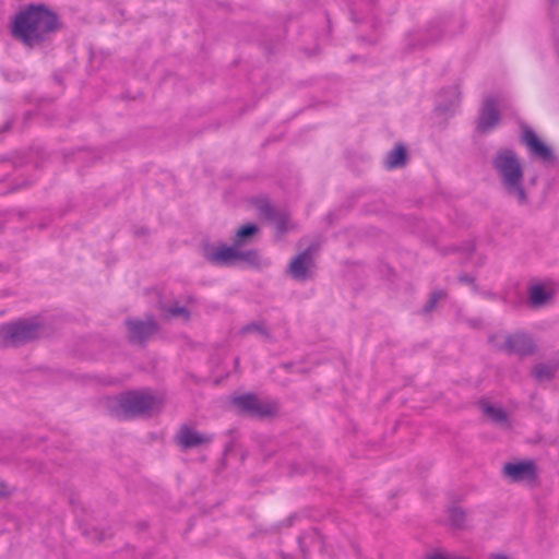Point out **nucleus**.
<instances>
[{"instance_id":"f257e3e1","label":"nucleus","mask_w":559,"mask_h":559,"mask_svg":"<svg viewBox=\"0 0 559 559\" xmlns=\"http://www.w3.org/2000/svg\"><path fill=\"white\" fill-rule=\"evenodd\" d=\"M57 26L58 19L52 12L43 7H29L16 15L12 32L16 38L32 46Z\"/></svg>"},{"instance_id":"f03ea898","label":"nucleus","mask_w":559,"mask_h":559,"mask_svg":"<svg viewBox=\"0 0 559 559\" xmlns=\"http://www.w3.org/2000/svg\"><path fill=\"white\" fill-rule=\"evenodd\" d=\"M257 230L258 228L253 224L245 225L237 231L236 243L234 246L206 245L203 248V254L207 261L217 265L239 264L259 266L260 258L258 253L254 251H243L240 249L239 245L242 239L253 235Z\"/></svg>"},{"instance_id":"7ed1b4c3","label":"nucleus","mask_w":559,"mask_h":559,"mask_svg":"<svg viewBox=\"0 0 559 559\" xmlns=\"http://www.w3.org/2000/svg\"><path fill=\"white\" fill-rule=\"evenodd\" d=\"M493 166L508 193L515 197L519 202H525L526 195L522 186L523 170L516 155L512 151L503 150L496 156Z\"/></svg>"},{"instance_id":"20e7f679","label":"nucleus","mask_w":559,"mask_h":559,"mask_svg":"<svg viewBox=\"0 0 559 559\" xmlns=\"http://www.w3.org/2000/svg\"><path fill=\"white\" fill-rule=\"evenodd\" d=\"M112 411L118 417H132L157 408L158 402L147 392H127L116 397Z\"/></svg>"},{"instance_id":"39448f33","label":"nucleus","mask_w":559,"mask_h":559,"mask_svg":"<svg viewBox=\"0 0 559 559\" xmlns=\"http://www.w3.org/2000/svg\"><path fill=\"white\" fill-rule=\"evenodd\" d=\"M231 403L237 411L260 417L270 416L276 411L274 404L262 402L250 394L235 396Z\"/></svg>"},{"instance_id":"423d86ee","label":"nucleus","mask_w":559,"mask_h":559,"mask_svg":"<svg viewBox=\"0 0 559 559\" xmlns=\"http://www.w3.org/2000/svg\"><path fill=\"white\" fill-rule=\"evenodd\" d=\"M1 335L12 345L33 340L38 336V325L34 322H17L1 328Z\"/></svg>"},{"instance_id":"0eeeda50","label":"nucleus","mask_w":559,"mask_h":559,"mask_svg":"<svg viewBox=\"0 0 559 559\" xmlns=\"http://www.w3.org/2000/svg\"><path fill=\"white\" fill-rule=\"evenodd\" d=\"M502 105V98L488 97L484 100L477 122V129L479 131L486 132L498 123V107Z\"/></svg>"},{"instance_id":"6e6552de","label":"nucleus","mask_w":559,"mask_h":559,"mask_svg":"<svg viewBox=\"0 0 559 559\" xmlns=\"http://www.w3.org/2000/svg\"><path fill=\"white\" fill-rule=\"evenodd\" d=\"M522 140L533 156L545 163H550L555 159L551 148L547 146L531 129H525L523 131Z\"/></svg>"},{"instance_id":"1a4fd4ad","label":"nucleus","mask_w":559,"mask_h":559,"mask_svg":"<svg viewBox=\"0 0 559 559\" xmlns=\"http://www.w3.org/2000/svg\"><path fill=\"white\" fill-rule=\"evenodd\" d=\"M503 472L513 481H532L536 475L535 465L530 461L508 463Z\"/></svg>"},{"instance_id":"9d476101","label":"nucleus","mask_w":559,"mask_h":559,"mask_svg":"<svg viewBox=\"0 0 559 559\" xmlns=\"http://www.w3.org/2000/svg\"><path fill=\"white\" fill-rule=\"evenodd\" d=\"M313 260L310 250L296 257L289 266L292 275L297 280H306L311 275Z\"/></svg>"},{"instance_id":"9b49d317","label":"nucleus","mask_w":559,"mask_h":559,"mask_svg":"<svg viewBox=\"0 0 559 559\" xmlns=\"http://www.w3.org/2000/svg\"><path fill=\"white\" fill-rule=\"evenodd\" d=\"M128 326L130 337L139 342L145 341L156 332V324L151 319L146 321L130 320Z\"/></svg>"},{"instance_id":"f8f14e48","label":"nucleus","mask_w":559,"mask_h":559,"mask_svg":"<svg viewBox=\"0 0 559 559\" xmlns=\"http://www.w3.org/2000/svg\"><path fill=\"white\" fill-rule=\"evenodd\" d=\"M177 440L183 448L199 445L210 441V438L199 433L198 431L185 426L180 429Z\"/></svg>"},{"instance_id":"ddd939ff","label":"nucleus","mask_w":559,"mask_h":559,"mask_svg":"<svg viewBox=\"0 0 559 559\" xmlns=\"http://www.w3.org/2000/svg\"><path fill=\"white\" fill-rule=\"evenodd\" d=\"M556 293L551 284H537L530 290V300L534 306H540L548 301Z\"/></svg>"},{"instance_id":"4468645a","label":"nucleus","mask_w":559,"mask_h":559,"mask_svg":"<svg viewBox=\"0 0 559 559\" xmlns=\"http://www.w3.org/2000/svg\"><path fill=\"white\" fill-rule=\"evenodd\" d=\"M506 347L511 352L526 354L532 348L531 340L525 334H515L508 337Z\"/></svg>"},{"instance_id":"2eb2a0df","label":"nucleus","mask_w":559,"mask_h":559,"mask_svg":"<svg viewBox=\"0 0 559 559\" xmlns=\"http://www.w3.org/2000/svg\"><path fill=\"white\" fill-rule=\"evenodd\" d=\"M406 158L405 147L397 145L385 158V166L390 169L403 166Z\"/></svg>"},{"instance_id":"dca6fc26","label":"nucleus","mask_w":559,"mask_h":559,"mask_svg":"<svg viewBox=\"0 0 559 559\" xmlns=\"http://www.w3.org/2000/svg\"><path fill=\"white\" fill-rule=\"evenodd\" d=\"M484 412L493 421L499 423L506 419V413L498 406L486 404Z\"/></svg>"},{"instance_id":"f3484780","label":"nucleus","mask_w":559,"mask_h":559,"mask_svg":"<svg viewBox=\"0 0 559 559\" xmlns=\"http://www.w3.org/2000/svg\"><path fill=\"white\" fill-rule=\"evenodd\" d=\"M167 313L169 317H182L183 319H188L189 317L188 311L181 307L170 308L168 309Z\"/></svg>"},{"instance_id":"a211bd4d","label":"nucleus","mask_w":559,"mask_h":559,"mask_svg":"<svg viewBox=\"0 0 559 559\" xmlns=\"http://www.w3.org/2000/svg\"><path fill=\"white\" fill-rule=\"evenodd\" d=\"M426 559H461V558L452 557L444 552H435V554L429 555Z\"/></svg>"},{"instance_id":"6ab92c4d","label":"nucleus","mask_w":559,"mask_h":559,"mask_svg":"<svg viewBox=\"0 0 559 559\" xmlns=\"http://www.w3.org/2000/svg\"><path fill=\"white\" fill-rule=\"evenodd\" d=\"M535 374L538 379H543L545 376L543 368H536Z\"/></svg>"},{"instance_id":"aec40b11","label":"nucleus","mask_w":559,"mask_h":559,"mask_svg":"<svg viewBox=\"0 0 559 559\" xmlns=\"http://www.w3.org/2000/svg\"><path fill=\"white\" fill-rule=\"evenodd\" d=\"M440 295H435L431 299V305L433 306V304L437 301V298L439 297Z\"/></svg>"}]
</instances>
